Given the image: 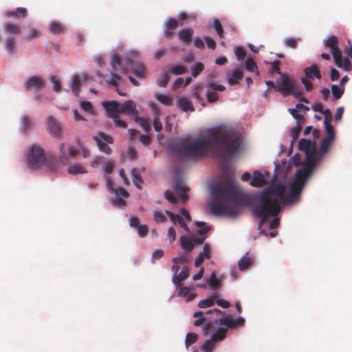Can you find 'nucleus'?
Returning <instances> with one entry per match:
<instances>
[{
    "label": "nucleus",
    "mask_w": 352,
    "mask_h": 352,
    "mask_svg": "<svg viewBox=\"0 0 352 352\" xmlns=\"http://www.w3.org/2000/svg\"><path fill=\"white\" fill-rule=\"evenodd\" d=\"M135 121L144 129L145 132L148 133L150 131L151 126L147 120L144 118L137 116L135 118Z\"/></svg>",
    "instance_id": "obj_44"
},
{
    "label": "nucleus",
    "mask_w": 352,
    "mask_h": 352,
    "mask_svg": "<svg viewBox=\"0 0 352 352\" xmlns=\"http://www.w3.org/2000/svg\"><path fill=\"white\" fill-rule=\"evenodd\" d=\"M111 66L113 72L111 73V78L107 80V82L116 87L120 82L121 78L115 72H120L122 74H126L127 69L125 67H121V59L120 56L116 53L113 54L111 56Z\"/></svg>",
    "instance_id": "obj_9"
},
{
    "label": "nucleus",
    "mask_w": 352,
    "mask_h": 352,
    "mask_svg": "<svg viewBox=\"0 0 352 352\" xmlns=\"http://www.w3.org/2000/svg\"><path fill=\"white\" fill-rule=\"evenodd\" d=\"M178 107L179 109H181L183 111H185V112L195 111V108L192 105V102L185 97H182L179 99Z\"/></svg>",
    "instance_id": "obj_29"
},
{
    "label": "nucleus",
    "mask_w": 352,
    "mask_h": 352,
    "mask_svg": "<svg viewBox=\"0 0 352 352\" xmlns=\"http://www.w3.org/2000/svg\"><path fill=\"white\" fill-rule=\"evenodd\" d=\"M170 76L166 72H164L157 79V85L161 87H166L169 82Z\"/></svg>",
    "instance_id": "obj_48"
},
{
    "label": "nucleus",
    "mask_w": 352,
    "mask_h": 352,
    "mask_svg": "<svg viewBox=\"0 0 352 352\" xmlns=\"http://www.w3.org/2000/svg\"><path fill=\"white\" fill-rule=\"evenodd\" d=\"M307 180L296 173L294 181L290 185V191L294 194H300Z\"/></svg>",
    "instance_id": "obj_16"
},
{
    "label": "nucleus",
    "mask_w": 352,
    "mask_h": 352,
    "mask_svg": "<svg viewBox=\"0 0 352 352\" xmlns=\"http://www.w3.org/2000/svg\"><path fill=\"white\" fill-rule=\"evenodd\" d=\"M217 298V296L214 295V296L208 298L206 299L201 300L199 302L198 306L200 308L210 307L214 305Z\"/></svg>",
    "instance_id": "obj_40"
},
{
    "label": "nucleus",
    "mask_w": 352,
    "mask_h": 352,
    "mask_svg": "<svg viewBox=\"0 0 352 352\" xmlns=\"http://www.w3.org/2000/svg\"><path fill=\"white\" fill-rule=\"evenodd\" d=\"M198 339V336L195 333H188L186 336L185 344L188 348L195 343Z\"/></svg>",
    "instance_id": "obj_49"
},
{
    "label": "nucleus",
    "mask_w": 352,
    "mask_h": 352,
    "mask_svg": "<svg viewBox=\"0 0 352 352\" xmlns=\"http://www.w3.org/2000/svg\"><path fill=\"white\" fill-rule=\"evenodd\" d=\"M41 33L37 30H36L35 28H31L25 38L28 41H31L34 38L39 37Z\"/></svg>",
    "instance_id": "obj_58"
},
{
    "label": "nucleus",
    "mask_w": 352,
    "mask_h": 352,
    "mask_svg": "<svg viewBox=\"0 0 352 352\" xmlns=\"http://www.w3.org/2000/svg\"><path fill=\"white\" fill-rule=\"evenodd\" d=\"M266 184V181L263 174L258 171H254L253 177L250 181V185L253 187H262Z\"/></svg>",
    "instance_id": "obj_23"
},
{
    "label": "nucleus",
    "mask_w": 352,
    "mask_h": 352,
    "mask_svg": "<svg viewBox=\"0 0 352 352\" xmlns=\"http://www.w3.org/2000/svg\"><path fill=\"white\" fill-rule=\"evenodd\" d=\"M3 29L5 33L14 36H17L20 34L21 30L19 25L12 23H4L3 25Z\"/></svg>",
    "instance_id": "obj_22"
},
{
    "label": "nucleus",
    "mask_w": 352,
    "mask_h": 352,
    "mask_svg": "<svg viewBox=\"0 0 352 352\" xmlns=\"http://www.w3.org/2000/svg\"><path fill=\"white\" fill-rule=\"evenodd\" d=\"M213 28L221 38H224V32L220 21L218 19L213 20Z\"/></svg>",
    "instance_id": "obj_46"
},
{
    "label": "nucleus",
    "mask_w": 352,
    "mask_h": 352,
    "mask_svg": "<svg viewBox=\"0 0 352 352\" xmlns=\"http://www.w3.org/2000/svg\"><path fill=\"white\" fill-rule=\"evenodd\" d=\"M67 171L70 175H78L87 173L86 168L80 164L70 165L68 167Z\"/></svg>",
    "instance_id": "obj_37"
},
{
    "label": "nucleus",
    "mask_w": 352,
    "mask_h": 352,
    "mask_svg": "<svg viewBox=\"0 0 352 352\" xmlns=\"http://www.w3.org/2000/svg\"><path fill=\"white\" fill-rule=\"evenodd\" d=\"M46 127L47 131L52 137L58 140L62 138V128L59 122L53 116H50L47 117Z\"/></svg>",
    "instance_id": "obj_13"
},
{
    "label": "nucleus",
    "mask_w": 352,
    "mask_h": 352,
    "mask_svg": "<svg viewBox=\"0 0 352 352\" xmlns=\"http://www.w3.org/2000/svg\"><path fill=\"white\" fill-rule=\"evenodd\" d=\"M298 148L301 151H304L305 155L310 154L312 151L316 153V147L314 142L310 140L301 139L298 142Z\"/></svg>",
    "instance_id": "obj_17"
},
{
    "label": "nucleus",
    "mask_w": 352,
    "mask_h": 352,
    "mask_svg": "<svg viewBox=\"0 0 352 352\" xmlns=\"http://www.w3.org/2000/svg\"><path fill=\"white\" fill-rule=\"evenodd\" d=\"M281 77L283 78L282 81L280 82H278V85L274 87V90L276 91L280 92L283 96L292 95L296 98H298L300 102L309 103V100L306 98L302 96V87L300 86H297L294 80L285 75H282Z\"/></svg>",
    "instance_id": "obj_4"
},
{
    "label": "nucleus",
    "mask_w": 352,
    "mask_h": 352,
    "mask_svg": "<svg viewBox=\"0 0 352 352\" xmlns=\"http://www.w3.org/2000/svg\"><path fill=\"white\" fill-rule=\"evenodd\" d=\"M157 99L158 101L167 106H170L173 104L171 98L167 95L160 94L157 96Z\"/></svg>",
    "instance_id": "obj_54"
},
{
    "label": "nucleus",
    "mask_w": 352,
    "mask_h": 352,
    "mask_svg": "<svg viewBox=\"0 0 352 352\" xmlns=\"http://www.w3.org/2000/svg\"><path fill=\"white\" fill-rule=\"evenodd\" d=\"M254 260L252 255L249 254H245L239 261V268L240 270H245L251 265Z\"/></svg>",
    "instance_id": "obj_34"
},
{
    "label": "nucleus",
    "mask_w": 352,
    "mask_h": 352,
    "mask_svg": "<svg viewBox=\"0 0 352 352\" xmlns=\"http://www.w3.org/2000/svg\"><path fill=\"white\" fill-rule=\"evenodd\" d=\"M325 131L327 133V137H331V138H335V133L333 126L331 124V121H324Z\"/></svg>",
    "instance_id": "obj_56"
},
{
    "label": "nucleus",
    "mask_w": 352,
    "mask_h": 352,
    "mask_svg": "<svg viewBox=\"0 0 352 352\" xmlns=\"http://www.w3.org/2000/svg\"><path fill=\"white\" fill-rule=\"evenodd\" d=\"M178 26V23L175 19L171 18L167 21L166 29L164 30V35L166 38H170L173 34V31L176 30Z\"/></svg>",
    "instance_id": "obj_28"
},
{
    "label": "nucleus",
    "mask_w": 352,
    "mask_h": 352,
    "mask_svg": "<svg viewBox=\"0 0 352 352\" xmlns=\"http://www.w3.org/2000/svg\"><path fill=\"white\" fill-rule=\"evenodd\" d=\"M204 65L201 62H197L191 66V73L194 78L197 77L204 69Z\"/></svg>",
    "instance_id": "obj_42"
},
{
    "label": "nucleus",
    "mask_w": 352,
    "mask_h": 352,
    "mask_svg": "<svg viewBox=\"0 0 352 352\" xmlns=\"http://www.w3.org/2000/svg\"><path fill=\"white\" fill-rule=\"evenodd\" d=\"M129 192L124 188H118L116 190V200L114 204L117 206H126V201L123 198H127Z\"/></svg>",
    "instance_id": "obj_18"
},
{
    "label": "nucleus",
    "mask_w": 352,
    "mask_h": 352,
    "mask_svg": "<svg viewBox=\"0 0 352 352\" xmlns=\"http://www.w3.org/2000/svg\"><path fill=\"white\" fill-rule=\"evenodd\" d=\"M206 99L210 103H214L219 100V95L218 91L223 92L226 87L222 85L217 84L213 80H210L206 85Z\"/></svg>",
    "instance_id": "obj_10"
},
{
    "label": "nucleus",
    "mask_w": 352,
    "mask_h": 352,
    "mask_svg": "<svg viewBox=\"0 0 352 352\" xmlns=\"http://www.w3.org/2000/svg\"><path fill=\"white\" fill-rule=\"evenodd\" d=\"M243 77V74L240 69H236L232 71L230 76H228V81L230 85H234L239 82Z\"/></svg>",
    "instance_id": "obj_33"
},
{
    "label": "nucleus",
    "mask_w": 352,
    "mask_h": 352,
    "mask_svg": "<svg viewBox=\"0 0 352 352\" xmlns=\"http://www.w3.org/2000/svg\"><path fill=\"white\" fill-rule=\"evenodd\" d=\"M212 314H216L217 315H223L222 317L226 316L225 314L219 309H210L206 313L198 311L195 312L193 314V317L196 318L193 322V324L195 327L201 326L202 328V332L204 336L208 335L210 333L214 330L213 323L215 319H212L210 317V316Z\"/></svg>",
    "instance_id": "obj_6"
},
{
    "label": "nucleus",
    "mask_w": 352,
    "mask_h": 352,
    "mask_svg": "<svg viewBox=\"0 0 352 352\" xmlns=\"http://www.w3.org/2000/svg\"><path fill=\"white\" fill-rule=\"evenodd\" d=\"M46 160L45 151L38 145H32L27 157V163L32 168H37L44 164Z\"/></svg>",
    "instance_id": "obj_7"
},
{
    "label": "nucleus",
    "mask_w": 352,
    "mask_h": 352,
    "mask_svg": "<svg viewBox=\"0 0 352 352\" xmlns=\"http://www.w3.org/2000/svg\"><path fill=\"white\" fill-rule=\"evenodd\" d=\"M301 129L302 126L300 124H298L296 127L291 129L290 135L292 137L293 141L296 140L298 138L301 131Z\"/></svg>",
    "instance_id": "obj_64"
},
{
    "label": "nucleus",
    "mask_w": 352,
    "mask_h": 352,
    "mask_svg": "<svg viewBox=\"0 0 352 352\" xmlns=\"http://www.w3.org/2000/svg\"><path fill=\"white\" fill-rule=\"evenodd\" d=\"M131 72L137 77L142 78L145 76L146 67L144 64L141 63H134L131 65Z\"/></svg>",
    "instance_id": "obj_26"
},
{
    "label": "nucleus",
    "mask_w": 352,
    "mask_h": 352,
    "mask_svg": "<svg viewBox=\"0 0 352 352\" xmlns=\"http://www.w3.org/2000/svg\"><path fill=\"white\" fill-rule=\"evenodd\" d=\"M5 15L8 18L16 19H24L28 15V10L25 8H17L15 10H7Z\"/></svg>",
    "instance_id": "obj_19"
},
{
    "label": "nucleus",
    "mask_w": 352,
    "mask_h": 352,
    "mask_svg": "<svg viewBox=\"0 0 352 352\" xmlns=\"http://www.w3.org/2000/svg\"><path fill=\"white\" fill-rule=\"evenodd\" d=\"M214 341L211 338L206 340L202 344L201 349L204 351H212L214 347Z\"/></svg>",
    "instance_id": "obj_55"
},
{
    "label": "nucleus",
    "mask_w": 352,
    "mask_h": 352,
    "mask_svg": "<svg viewBox=\"0 0 352 352\" xmlns=\"http://www.w3.org/2000/svg\"><path fill=\"white\" fill-rule=\"evenodd\" d=\"M204 89L203 86L199 83L194 84L192 87V96L197 99V102L201 104L202 107H206V102L204 99L201 96L200 92Z\"/></svg>",
    "instance_id": "obj_24"
},
{
    "label": "nucleus",
    "mask_w": 352,
    "mask_h": 352,
    "mask_svg": "<svg viewBox=\"0 0 352 352\" xmlns=\"http://www.w3.org/2000/svg\"><path fill=\"white\" fill-rule=\"evenodd\" d=\"M333 140L334 138H331V137H324L322 138L320 144V151L318 154L320 157L322 158L327 153Z\"/></svg>",
    "instance_id": "obj_21"
},
{
    "label": "nucleus",
    "mask_w": 352,
    "mask_h": 352,
    "mask_svg": "<svg viewBox=\"0 0 352 352\" xmlns=\"http://www.w3.org/2000/svg\"><path fill=\"white\" fill-rule=\"evenodd\" d=\"M113 118L116 126L121 129H126L127 127L126 122L121 120L118 115H113Z\"/></svg>",
    "instance_id": "obj_57"
},
{
    "label": "nucleus",
    "mask_w": 352,
    "mask_h": 352,
    "mask_svg": "<svg viewBox=\"0 0 352 352\" xmlns=\"http://www.w3.org/2000/svg\"><path fill=\"white\" fill-rule=\"evenodd\" d=\"M154 220L157 223H164L166 221L167 219L165 215L161 212L155 211L153 213Z\"/></svg>",
    "instance_id": "obj_63"
},
{
    "label": "nucleus",
    "mask_w": 352,
    "mask_h": 352,
    "mask_svg": "<svg viewBox=\"0 0 352 352\" xmlns=\"http://www.w3.org/2000/svg\"><path fill=\"white\" fill-rule=\"evenodd\" d=\"M299 39L296 38H288L285 41V44L287 47L290 48H296Z\"/></svg>",
    "instance_id": "obj_62"
},
{
    "label": "nucleus",
    "mask_w": 352,
    "mask_h": 352,
    "mask_svg": "<svg viewBox=\"0 0 352 352\" xmlns=\"http://www.w3.org/2000/svg\"><path fill=\"white\" fill-rule=\"evenodd\" d=\"M133 180L134 184L140 189H141V184L143 182V180L140 176L138 169L133 168L131 171Z\"/></svg>",
    "instance_id": "obj_45"
},
{
    "label": "nucleus",
    "mask_w": 352,
    "mask_h": 352,
    "mask_svg": "<svg viewBox=\"0 0 352 352\" xmlns=\"http://www.w3.org/2000/svg\"><path fill=\"white\" fill-rule=\"evenodd\" d=\"M94 140L96 141L99 150L107 154L110 155L111 153V149L109 146V144H111L113 142V139L111 136L103 133H98L94 136Z\"/></svg>",
    "instance_id": "obj_11"
},
{
    "label": "nucleus",
    "mask_w": 352,
    "mask_h": 352,
    "mask_svg": "<svg viewBox=\"0 0 352 352\" xmlns=\"http://www.w3.org/2000/svg\"><path fill=\"white\" fill-rule=\"evenodd\" d=\"M234 53L238 60H243L246 56V52L242 47H236Z\"/></svg>",
    "instance_id": "obj_61"
},
{
    "label": "nucleus",
    "mask_w": 352,
    "mask_h": 352,
    "mask_svg": "<svg viewBox=\"0 0 352 352\" xmlns=\"http://www.w3.org/2000/svg\"><path fill=\"white\" fill-rule=\"evenodd\" d=\"M188 276H189L188 270L186 267H185L182 270V271L179 272L178 276H173V283L178 288L179 287H181L182 282L185 280L186 279H187Z\"/></svg>",
    "instance_id": "obj_31"
},
{
    "label": "nucleus",
    "mask_w": 352,
    "mask_h": 352,
    "mask_svg": "<svg viewBox=\"0 0 352 352\" xmlns=\"http://www.w3.org/2000/svg\"><path fill=\"white\" fill-rule=\"evenodd\" d=\"M182 248L186 252H190L195 248L193 239L189 236H182L179 239Z\"/></svg>",
    "instance_id": "obj_25"
},
{
    "label": "nucleus",
    "mask_w": 352,
    "mask_h": 352,
    "mask_svg": "<svg viewBox=\"0 0 352 352\" xmlns=\"http://www.w3.org/2000/svg\"><path fill=\"white\" fill-rule=\"evenodd\" d=\"M135 229H137L140 237L144 238L147 236L148 228L146 225H140Z\"/></svg>",
    "instance_id": "obj_59"
},
{
    "label": "nucleus",
    "mask_w": 352,
    "mask_h": 352,
    "mask_svg": "<svg viewBox=\"0 0 352 352\" xmlns=\"http://www.w3.org/2000/svg\"><path fill=\"white\" fill-rule=\"evenodd\" d=\"M79 153V151L74 146L66 148L64 143L60 145L59 148V159L63 165L69 163V157L74 158Z\"/></svg>",
    "instance_id": "obj_12"
},
{
    "label": "nucleus",
    "mask_w": 352,
    "mask_h": 352,
    "mask_svg": "<svg viewBox=\"0 0 352 352\" xmlns=\"http://www.w3.org/2000/svg\"><path fill=\"white\" fill-rule=\"evenodd\" d=\"M174 190L178 198L182 201L186 202L188 200V195L187 193L189 191V188L185 185L182 180L177 179L176 181Z\"/></svg>",
    "instance_id": "obj_15"
},
{
    "label": "nucleus",
    "mask_w": 352,
    "mask_h": 352,
    "mask_svg": "<svg viewBox=\"0 0 352 352\" xmlns=\"http://www.w3.org/2000/svg\"><path fill=\"white\" fill-rule=\"evenodd\" d=\"M331 91L333 96L336 100L340 99L344 92V87H340L336 85H333L331 86Z\"/></svg>",
    "instance_id": "obj_47"
},
{
    "label": "nucleus",
    "mask_w": 352,
    "mask_h": 352,
    "mask_svg": "<svg viewBox=\"0 0 352 352\" xmlns=\"http://www.w3.org/2000/svg\"><path fill=\"white\" fill-rule=\"evenodd\" d=\"M187 72V67L182 64L173 65L169 69V72L173 75H182Z\"/></svg>",
    "instance_id": "obj_38"
},
{
    "label": "nucleus",
    "mask_w": 352,
    "mask_h": 352,
    "mask_svg": "<svg viewBox=\"0 0 352 352\" xmlns=\"http://www.w3.org/2000/svg\"><path fill=\"white\" fill-rule=\"evenodd\" d=\"M245 66L248 71L254 72L258 69L255 61L252 58H248L245 61Z\"/></svg>",
    "instance_id": "obj_50"
},
{
    "label": "nucleus",
    "mask_w": 352,
    "mask_h": 352,
    "mask_svg": "<svg viewBox=\"0 0 352 352\" xmlns=\"http://www.w3.org/2000/svg\"><path fill=\"white\" fill-rule=\"evenodd\" d=\"M306 77L309 79L321 78V74L317 65H313L311 67L305 69Z\"/></svg>",
    "instance_id": "obj_27"
},
{
    "label": "nucleus",
    "mask_w": 352,
    "mask_h": 352,
    "mask_svg": "<svg viewBox=\"0 0 352 352\" xmlns=\"http://www.w3.org/2000/svg\"><path fill=\"white\" fill-rule=\"evenodd\" d=\"M226 185L217 184L211 186L212 199L210 201L211 212L216 215L235 217L238 210L230 206V201L237 206L245 204L246 196L236 185L234 179L228 173H225Z\"/></svg>",
    "instance_id": "obj_2"
},
{
    "label": "nucleus",
    "mask_w": 352,
    "mask_h": 352,
    "mask_svg": "<svg viewBox=\"0 0 352 352\" xmlns=\"http://www.w3.org/2000/svg\"><path fill=\"white\" fill-rule=\"evenodd\" d=\"M195 225L199 228L198 233L199 234H204L210 230V228L206 226L205 222L197 221Z\"/></svg>",
    "instance_id": "obj_53"
},
{
    "label": "nucleus",
    "mask_w": 352,
    "mask_h": 352,
    "mask_svg": "<svg viewBox=\"0 0 352 352\" xmlns=\"http://www.w3.org/2000/svg\"><path fill=\"white\" fill-rule=\"evenodd\" d=\"M135 111L136 106L132 100H128L122 104H120V113H128L133 114Z\"/></svg>",
    "instance_id": "obj_32"
},
{
    "label": "nucleus",
    "mask_w": 352,
    "mask_h": 352,
    "mask_svg": "<svg viewBox=\"0 0 352 352\" xmlns=\"http://www.w3.org/2000/svg\"><path fill=\"white\" fill-rule=\"evenodd\" d=\"M50 30L52 34H58L63 32V25L58 21H52L49 25Z\"/></svg>",
    "instance_id": "obj_41"
},
{
    "label": "nucleus",
    "mask_w": 352,
    "mask_h": 352,
    "mask_svg": "<svg viewBox=\"0 0 352 352\" xmlns=\"http://www.w3.org/2000/svg\"><path fill=\"white\" fill-rule=\"evenodd\" d=\"M321 159L316 153H313V151L310 154L306 155L305 160L302 163V168L298 170L296 173L308 179L315 169L317 162Z\"/></svg>",
    "instance_id": "obj_8"
},
{
    "label": "nucleus",
    "mask_w": 352,
    "mask_h": 352,
    "mask_svg": "<svg viewBox=\"0 0 352 352\" xmlns=\"http://www.w3.org/2000/svg\"><path fill=\"white\" fill-rule=\"evenodd\" d=\"M240 138L239 133L233 129H212L207 135L190 144L176 143L173 150L184 160H194L208 150L216 151L221 159L226 160L239 151Z\"/></svg>",
    "instance_id": "obj_1"
},
{
    "label": "nucleus",
    "mask_w": 352,
    "mask_h": 352,
    "mask_svg": "<svg viewBox=\"0 0 352 352\" xmlns=\"http://www.w3.org/2000/svg\"><path fill=\"white\" fill-rule=\"evenodd\" d=\"M16 41L14 37L8 38L6 41V48L10 54H12L14 51Z\"/></svg>",
    "instance_id": "obj_51"
},
{
    "label": "nucleus",
    "mask_w": 352,
    "mask_h": 352,
    "mask_svg": "<svg viewBox=\"0 0 352 352\" xmlns=\"http://www.w3.org/2000/svg\"><path fill=\"white\" fill-rule=\"evenodd\" d=\"M24 85L26 91H40L44 87L45 80L39 76H34L29 78Z\"/></svg>",
    "instance_id": "obj_14"
},
{
    "label": "nucleus",
    "mask_w": 352,
    "mask_h": 352,
    "mask_svg": "<svg viewBox=\"0 0 352 352\" xmlns=\"http://www.w3.org/2000/svg\"><path fill=\"white\" fill-rule=\"evenodd\" d=\"M80 77L78 75H74L71 81L72 91L76 96L80 92Z\"/></svg>",
    "instance_id": "obj_39"
},
{
    "label": "nucleus",
    "mask_w": 352,
    "mask_h": 352,
    "mask_svg": "<svg viewBox=\"0 0 352 352\" xmlns=\"http://www.w3.org/2000/svg\"><path fill=\"white\" fill-rule=\"evenodd\" d=\"M285 186L282 184L271 185L261 193L258 208L255 210L256 214L264 223L268 217H276L280 210V202L284 203Z\"/></svg>",
    "instance_id": "obj_3"
},
{
    "label": "nucleus",
    "mask_w": 352,
    "mask_h": 352,
    "mask_svg": "<svg viewBox=\"0 0 352 352\" xmlns=\"http://www.w3.org/2000/svg\"><path fill=\"white\" fill-rule=\"evenodd\" d=\"M50 80L53 84V89L56 92H59L61 90V82L56 76H52Z\"/></svg>",
    "instance_id": "obj_60"
},
{
    "label": "nucleus",
    "mask_w": 352,
    "mask_h": 352,
    "mask_svg": "<svg viewBox=\"0 0 352 352\" xmlns=\"http://www.w3.org/2000/svg\"><path fill=\"white\" fill-rule=\"evenodd\" d=\"M190 288L188 287H180L178 290L177 296L181 297H187L186 301L190 302L197 296V294L195 293L190 294Z\"/></svg>",
    "instance_id": "obj_36"
},
{
    "label": "nucleus",
    "mask_w": 352,
    "mask_h": 352,
    "mask_svg": "<svg viewBox=\"0 0 352 352\" xmlns=\"http://www.w3.org/2000/svg\"><path fill=\"white\" fill-rule=\"evenodd\" d=\"M21 126L24 131H30L33 127V121L32 118L28 116H25L21 120Z\"/></svg>",
    "instance_id": "obj_43"
},
{
    "label": "nucleus",
    "mask_w": 352,
    "mask_h": 352,
    "mask_svg": "<svg viewBox=\"0 0 352 352\" xmlns=\"http://www.w3.org/2000/svg\"><path fill=\"white\" fill-rule=\"evenodd\" d=\"M245 320L243 318L233 319L230 316L221 317L219 319H215L214 323L216 324H221L223 327L219 328L210 337L211 340L214 342L222 341L225 339L228 328L233 329L236 327H241L243 325Z\"/></svg>",
    "instance_id": "obj_5"
},
{
    "label": "nucleus",
    "mask_w": 352,
    "mask_h": 352,
    "mask_svg": "<svg viewBox=\"0 0 352 352\" xmlns=\"http://www.w3.org/2000/svg\"><path fill=\"white\" fill-rule=\"evenodd\" d=\"M325 45L330 48L331 54L340 51L338 47V40L336 36H331L325 41Z\"/></svg>",
    "instance_id": "obj_35"
},
{
    "label": "nucleus",
    "mask_w": 352,
    "mask_h": 352,
    "mask_svg": "<svg viewBox=\"0 0 352 352\" xmlns=\"http://www.w3.org/2000/svg\"><path fill=\"white\" fill-rule=\"evenodd\" d=\"M335 64L338 67H342L344 59L342 58V52L340 50L332 54Z\"/></svg>",
    "instance_id": "obj_52"
},
{
    "label": "nucleus",
    "mask_w": 352,
    "mask_h": 352,
    "mask_svg": "<svg viewBox=\"0 0 352 352\" xmlns=\"http://www.w3.org/2000/svg\"><path fill=\"white\" fill-rule=\"evenodd\" d=\"M103 107L107 112L111 113L112 117L120 113V104L116 100L103 102Z\"/></svg>",
    "instance_id": "obj_20"
},
{
    "label": "nucleus",
    "mask_w": 352,
    "mask_h": 352,
    "mask_svg": "<svg viewBox=\"0 0 352 352\" xmlns=\"http://www.w3.org/2000/svg\"><path fill=\"white\" fill-rule=\"evenodd\" d=\"M193 30L191 28H184L178 33L179 38L184 43H189L193 35Z\"/></svg>",
    "instance_id": "obj_30"
}]
</instances>
